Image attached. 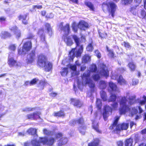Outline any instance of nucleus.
Instances as JSON below:
<instances>
[{"label":"nucleus","instance_id":"f257e3e1","mask_svg":"<svg viewBox=\"0 0 146 146\" xmlns=\"http://www.w3.org/2000/svg\"><path fill=\"white\" fill-rule=\"evenodd\" d=\"M89 69V70L83 74L82 77V82H80L78 80V81L77 84L79 88H80V86L82 84L84 86L88 84L89 87L92 88L94 87L95 84L94 82L90 79V75L94 72V74H93L92 77L95 81L99 80L100 77V76L107 77L109 75V72L107 68L105 65L103 64L101 65L100 70L96 74L95 72L97 70V68L95 64H93L91 65Z\"/></svg>","mask_w":146,"mask_h":146},{"label":"nucleus","instance_id":"f03ea898","mask_svg":"<svg viewBox=\"0 0 146 146\" xmlns=\"http://www.w3.org/2000/svg\"><path fill=\"white\" fill-rule=\"evenodd\" d=\"M127 102V100L125 96H124L121 98L119 102V113L121 115L124 114L127 112H129L130 113V115L133 116L134 115L137 113V109L135 108H132L131 110L129 106L126 105Z\"/></svg>","mask_w":146,"mask_h":146},{"label":"nucleus","instance_id":"7ed1b4c3","mask_svg":"<svg viewBox=\"0 0 146 146\" xmlns=\"http://www.w3.org/2000/svg\"><path fill=\"white\" fill-rule=\"evenodd\" d=\"M72 38L76 44L77 47V48L79 46L80 47L78 48V51L77 52L75 51L76 49L75 48H73L69 52V56L72 60H73L75 56H76L77 57L80 56L81 54L83 52V50L82 46H80V38L76 35H73L72 36Z\"/></svg>","mask_w":146,"mask_h":146},{"label":"nucleus","instance_id":"20e7f679","mask_svg":"<svg viewBox=\"0 0 146 146\" xmlns=\"http://www.w3.org/2000/svg\"><path fill=\"white\" fill-rule=\"evenodd\" d=\"M62 27L63 23H61L59 25V28L64 34L63 36V38L66 45L68 46H70L72 44L73 42L71 37L67 36L70 32L69 24H67L64 27Z\"/></svg>","mask_w":146,"mask_h":146},{"label":"nucleus","instance_id":"39448f33","mask_svg":"<svg viewBox=\"0 0 146 146\" xmlns=\"http://www.w3.org/2000/svg\"><path fill=\"white\" fill-rule=\"evenodd\" d=\"M55 141V139L52 137L48 139L46 138H41L38 140L33 139L32 141V143L34 146H40L41 144L47 145H52Z\"/></svg>","mask_w":146,"mask_h":146},{"label":"nucleus","instance_id":"423d86ee","mask_svg":"<svg viewBox=\"0 0 146 146\" xmlns=\"http://www.w3.org/2000/svg\"><path fill=\"white\" fill-rule=\"evenodd\" d=\"M119 118V116H116L113 124L110 127V129H114L117 133L119 132L121 130L127 129L129 126L128 123H123L119 124L116 126Z\"/></svg>","mask_w":146,"mask_h":146},{"label":"nucleus","instance_id":"0eeeda50","mask_svg":"<svg viewBox=\"0 0 146 146\" xmlns=\"http://www.w3.org/2000/svg\"><path fill=\"white\" fill-rule=\"evenodd\" d=\"M44 26V28H41L39 29L38 32V34L40 37L42 41L44 40L45 34L46 33H48L49 35L52 34V28L50 25L48 23H45Z\"/></svg>","mask_w":146,"mask_h":146},{"label":"nucleus","instance_id":"6e6552de","mask_svg":"<svg viewBox=\"0 0 146 146\" xmlns=\"http://www.w3.org/2000/svg\"><path fill=\"white\" fill-rule=\"evenodd\" d=\"M112 108H111L109 106H106L104 107V111L103 113V117L105 121L107 119V117L110 114H111L112 109L113 110H117L118 104L117 102H114L111 104Z\"/></svg>","mask_w":146,"mask_h":146},{"label":"nucleus","instance_id":"1a4fd4ad","mask_svg":"<svg viewBox=\"0 0 146 146\" xmlns=\"http://www.w3.org/2000/svg\"><path fill=\"white\" fill-rule=\"evenodd\" d=\"M102 9L104 11L107 10L111 13V16L113 17L114 12L115 10V5L112 2H110L108 1L103 3L102 5Z\"/></svg>","mask_w":146,"mask_h":146},{"label":"nucleus","instance_id":"9d476101","mask_svg":"<svg viewBox=\"0 0 146 146\" xmlns=\"http://www.w3.org/2000/svg\"><path fill=\"white\" fill-rule=\"evenodd\" d=\"M67 67L63 68L60 72L61 75L63 76H65L67 75L68 71V69L75 71L76 69V66L74 65L69 64L67 65Z\"/></svg>","mask_w":146,"mask_h":146},{"label":"nucleus","instance_id":"9b49d317","mask_svg":"<svg viewBox=\"0 0 146 146\" xmlns=\"http://www.w3.org/2000/svg\"><path fill=\"white\" fill-rule=\"evenodd\" d=\"M12 55L11 54H10L8 58V63L9 66L11 67L14 66H20V63L15 60L12 57Z\"/></svg>","mask_w":146,"mask_h":146},{"label":"nucleus","instance_id":"f8f14e48","mask_svg":"<svg viewBox=\"0 0 146 146\" xmlns=\"http://www.w3.org/2000/svg\"><path fill=\"white\" fill-rule=\"evenodd\" d=\"M35 58V51H32V52L27 56L26 59V62L27 64L32 63Z\"/></svg>","mask_w":146,"mask_h":146},{"label":"nucleus","instance_id":"ddd939ff","mask_svg":"<svg viewBox=\"0 0 146 146\" xmlns=\"http://www.w3.org/2000/svg\"><path fill=\"white\" fill-rule=\"evenodd\" d=\"M45 56L42 54L40 55L38 58V64L41 67H43L46 62Z\"/></svg>","mask_w":146,"mask_h":146},{"label":"nucleus","instance_id":"4468645a","mask_svg":"<svg viewBox=\"0 0 146 146\" xmlns=\"http://www.w3.org/2000/svg\"><path fill=\"white\" fill-rule=\"evenodd\" d=\"M10 29L11 31L15 33L16 37L17 38H19L21 36V33L20 31L18 30L17 27L16 26L10 27Z\"/></svg>","mask_w":146,"mask_h":146},{"label":"nucleus","instance_id":"2eb2a0df","mask_svg":"<svg viewBox=\"0 0 146 146\" xmlns=\"http://www.w3.org/2000/svg\"><path fill=\"white\" fill-rule=\"evenodd\" d=\"M40 113L38 112H34L33 114H28L26 116L27 119H35L40 118Z\"/></svg>","mask_w":146,"mask_h":146},{"label":"nucleus","instance_id":"dca6fc26","mask_svg":"<svg viewBox=\"0 0 146 146\" xmlns=\"http://www.w3.org/2000/svg\"><path fill=\"white\" fill-rule=\"evenodd\" d=\"M88 23L83 21H80L78 25V28L81 30H85L88 27Z\"/></svg>","mask_w":146,"mask_h":146},{"label":"nucleus","instance_id":"f3484780","mask_svg":"<svg viewBox=\"0 0 146 146\" xmlns=\"http://www.w3.org/2000/svg\"><path fill=\"white\" fill-rule=\"evenodd\" d=\"M126 98L129 99V104L130 105L133 104L135 102V96H129V93L128 92L126 94Z\"/></svg>","mask_w":146,"mask_h":146},{"label":"nucleus","instance_id":"a211bd4d","mask_svg":"<svg viewBox=\"0 0 146 146\" xmlns=\"http://www.w3.org/2000/svg\"><path fill=\"white\" fill-rule=\"evenodd\" d=\"M71 104L74 106L80 107L82 105V102L79 100L75 99L72 98L71 99Z\"/></svg>","mask_w":146,"mask_h":146},{"label":"nucleus","instance_id":"6ab92c4d","mask_svg":"<svg viewBox=\"0 0 146 146\" xmlns=\"http://www.w3.org/2000/svg\"><path fill=\"white\" fill-rule=\"evenodd\" d=\"M109 86L112 90L111 92H115L116 93L119 92V90L117 88L116 85L115 84L112 82H110L109 83Z\"/></svg>","mask_w":146,"mask_h":146},{"label":"nucleus","instance_id":"aec40b11","mask_svg":"<svg viewBox=\"0 0 146 146\" xmlns=\"http://www.w3.org/2000/svg\"><path fill=\"white\" fill-rule=\"evenodd\" d=\"M44 67V70L46 71L49 72L52 69V64L49 62H46Z\"/></svg>","mask_w":146,"mask_h":146},{"label":"nucleus","instance_id":"412c9836","mask_svg":"<svg viewBox=\"0 0 146 146\" xmlns=\"http://www.w3.org/2000/svg\"><path fill=\"white\" fill-rule=\"evenodd\" d=\"M31 43L30 42H28L25 43L23 46V49L27 52L30 50L31 48Z\"/></svg>","mask_w":146,"mask_h":146},{"label":"nucleus","instance_id":"4be33fe9","mask_svg":"<svg viewBox=\"0 0 146 146\" xmlns=\"http://www.w3.org/2000/svg\"><path fill=\"white\" fill-rule=\"evenodd\" d=\"M117 81L118 83L121 85H125L127 84V82L123 78L122 76L121 75L119 76Z\"/></svg>","mask_w":146,"mask_h":146},{"label":"nucleus","instance_id":"5701e85b","mask_svg":"<svg viewBox=\"0 0 146 146\" xmlns=\"http://www.w3.org/2000/svg\"><path fill=\"white\" fill-rule=\"evenodd\" d=\"M83 120L82 118H80L78 120H72L70 121V124L71 126L74 125L77 123L83 125Z\"/></svg>","mask_w":146,"mask_h":146},{"label":"nucleus","instance_id":"b1692460","mask_svg":"<svg viewBox=\"0 0 146 146\" xmlns=\"http://www.w3.org/2000/svg\"><path fill=\"white\" fill-rule=\"evenodd\" d=\"M68 141V139L66 138L62 137L58 141V144L59 146H61L66 144Z\"/></svg>","mask_w":146,"mask_h":146},{"label":"nucleus","instance_id":"393cba45","mask_svg":"<svg viewBox=\"0 0 146 146\" xmlns=\"http://www.w3.org/2000/svg\"><path fill=\"white\" fill-rule=\"evenodd\" d=\"M91 57L88 54H86L82 57V62L83 63H87L90 60Z\"/></svg>","mask_w":146,"mask_h":146},{"label":"nucleus","instance_id":"a878e982","mask_svg":"<svg viewBox=\"0 0 146 146\" xmlns=\"http://www.w3.org/2000/svg\"><path fill=\"white\" fill-rule=\"evenodd\" d=\"M133 140L131 138L126 139L124 143V146H133Z\"/></svg>","mask_w":146,"mask_h":146},{"label":"nucleus","instance_id":"bb28decb","mask_svg":"<svg viewBox=\"0 0 146 146\" xmlns=\"http://www.w3.org/2000/svg\"><path fill=\"white\" fill-rule=\"evenodd\" d=\"M131 71H134L136 68V66L134 63L132 62H130L128 65Z\"/></svg>","mask_w":146,"mask_h":146},{"label":"nucleus","instance_id":"cd10ccee","mask_svg":"<svg viewBox=\"0 0 146 146\" xmlns=\"http://www.w3.org/2000/svg\"><path fill=\"white\" fill-rule=\"evenodd\" d=\"M27 15H20L19 17V19L21 20L23 23L24 24L26 25L27 23V20L26 19Z\"/></svg>","mask_w":146,"mask_h":146},{"label":"nucleus","instance_id":"c85d7f7f","mask_svg":"<svg viewBox=\"0 0 146 146\" xmlns=\"http://www.w3.org/2000/svg\"><path fill=\"white\" fill-rule=\"evenodd\" d=\"M116 96L115 94H113V92H111V95L110 98L108 99V101L112 102L114 101L116 99Z\"/></svg>","mask_w":146,"mask_h":146},{"label":"nucleus","instance_id":"c756f323","mask_svg":"<svg viewBox=\"0 0 146 146\" xmlns=\"http://www.w3.org/2000/svg\"><path fill=\"white\" fill-rule=\"evenodd\" d=\"M92 127L97 132L99 133L100 132V131L98 129V125L97 123L93 122L92 123Z\"/></svg>","mask_w":146,"mask_h":146},{"label":"nucleus","instance_id":"7c9ffc66","mask_svg":"<svg viewBox=\"0 0 146 146\" xmlns=\"http://www.w3.org/2000/svg\"><path fill=\"white\" fill-rule=\"evenodd\" d=\"M100 94L101 98L104 101H106L107 100V97L106 93L103 91H101L100 92Z\"/></svg>","mask_w":146,"mask_h":146},{"label":"nucleus","instance_id":"2f4dec72","mask_svg":"<svg viewBox=\"0 0 146 146\" xmlns=\"http://www.w3.org/2000/svg\"><path fill=\"white\" fill-rule=\"evenodd\" d=\"M99 140L98 139H96L94 141L88 144V146H97L99 143Z\"/></svg>","mask_w":146,"mask_h":146},{"label":"nucleus","instance_id":"473e14b6","mask_svg":"<svg viewBox=\"0 0 146 146\" xmlns=\"http://www.w3.org/2000/svg\"><path fill=\"white\" fill-rule=\"evenodd\" d=\"M137 7L134 6L132 7L130 10L131 12L134 15H136L137 12Z\"/></svg>","mask_w":146,"mask_h":146},{"label":"nucleus","instance_id":"72a5a7b5","mask_svg":"<svg viewBox=\"0 0 146 146\" xmlns=\"http://www.w3.org/2000/svg\"><path fill=\"white\" fill-rule=\"evenodd\" d=\"M106 87V84L105 82L101 81L100 82V87L101 89H105Z\"/></svg>","mask_w":146,"mask_h":146},{"label":"nucleus","instance_id":"f704fd0d","mask_svg":"<svg viewBox=\"0 0 146 146\" xmlns=\"http://www.w3.org/2000/svg\"><path fill=\"white\" fill-rule=\"evenodd\" d=\"M36 130L34 128H31L29 129L27 131V132L29 134L31 135H35L36 133Z\"/></svg>","mask_w":146,"mask_h":146},{"label":"nucleus","instance_id":"c9c22d12","mask_svg":"<svg viewBox=\"0 0 146 146\" xmlns=\"http://www.w3.org/2000/svg\"><path fill=\"white\" fill-rule=\"evenodd\" d=\"M146 15L145 11L143 10H141L140 13L139 14V16L140 18L142 19L144 18Z\"/></svg>","mask_w":146,"mask_h":146},{"label":"nucleus","instance_id":"e433bc0d","mask_svg":"<svg viewBox=\"0 0 146 146\" xmlns=\"http://www.w3.org/2000/svg\"><path fill=\"white\" fill-rule=\"evenodd\" d=\"M96 106L98 109H100L101 108L102 106V103L101 100L100 99H97L96 100Z\"/></svg>","mask_w":146,"mask_h":146},{"label":"nucleus","instance_id":"4c0bfd02","mask_svg":"<svg viewBox=\"0 0 146 146\" xmlns=\"http://www.w3.org/2000/svg\"><path fill=\"white\" fill-rule=\"evenodd\" d=\"M39 85L38 86H41V88H43V87L46 84V83L45 80H41L40 81H39Z\"/></svg>","mask_w":146,"mask_h":146},{"label":"nucleus","instance_id":"58836bf2","mask_svg":"<svg viewBox=\"0 0 146 146\" xmlns=\"http://www.w3.org/2000/svg\"><path fill=\"white\" fill-rule=\"evenodd\" d=\"M107 50L108 52V55L111 58L113 57L114 54L113 51L110 50L109 49L108 46L106 47Z\"/></svg>","mask_w":146,"mask_h":146},{"label":"nucleus","instance_id":"ea45409f","mask_svg":"<svg viewBox=\"0 0 146 146\" xmlns=\"http://www.w3.org/2000/svg\"><path fill=\"white\" fill-rule=\"evenodd\" d=\"M2 37L3 38H5L11 36V34L7 32H3L2 33Z\"/></svg>","mask_w":146,"mask_h":146},{"label":"nucleus","instance_id":"a19ab883","mask_svg":"<svg viewBox=\"0 0 146 146\" xmlns=\"http://www.w3.org/2000/svg\"><path fill=\"white\" fill-rule=\"evenodd\" d=\"M93 48V46H92V43L89 44L87 46L86 48V50L89 51H92Z\"/></svg>","mask_w":146,"mask_h":146},{"label":"nucleus","instance_id":"79ce46f5","mask_svg":"<svg viewBox=\"0 0 146 146\" xmlns=\"http://www.w3.org/2000/svg\"><path fill=\"white\" fill-rule=\"evenodd\" d=\"M35 110V108H31L30 107H26L23 109V111H33Z\"/></svg>","mask_w":146,"mask_h":146},{"label":"nucleus","instance_id":"37998d69","mask_svg":"<svg viewBox=\"0 0 146 146\" xmlns=\"http://www.w3.org/2000/svg\"><path fill=\"white\" fill-rule=\"evenodd\" d=\"M86 5L88 6L90 9L93 10H94V7L93 5L90 2H85Z\"/></svg>","mask_w":146,"mask_h":146},{"label":"nucleus","instance_id":"c03bdc74","mask_svg":"<svg viewBox=\"0 0 146 146\" xmlns=\"http://www.w3.org/2000/svg\"><path fill=\"white\" fill-rule=\"evenodd\" d=\"M64 115V113L62 111H60L57 113H54V115L56 116L61 117L63 116Z\"/></svg>","mask_w":146,"mask_h":146},{"label":"nucleus","instance_id":"a18cd8bd","mask_svg":"<svg viewBox=\"0 0 146 146\" xmlns=\"http://www.w3.org/2000/svg\"><path fill=\"white\" fill-rule=\"evenodd\" d=\"M98 32L100 36L102 38H106L107 37V34L106 33H102L99 31Z\"/></svg>","mask_w":146,"mask_h":146},{"label":"nucleus","instance_id":"49530a36","mask_svg":"<svg viewBox=\"0 0 146 146\" xmlns=\"http://www.w3.org/2000/svg\"><path fill=\"white\" fill-rule=\"evenodd\" d=\"M122 3L125 5L130 4L132 3L133 0H122Z\"/></svg>","mask_w":146,"mask_h":146},{"label":"nucleus","instance_id":"de8ad7c7","mask_svg":"<svg viewBox=\"0 0 146 146\" xmlns=\"http://www.w3.org/2000/svg\"><path fill=\"white\" fill-rule=\"evenodd\" d=\"M39 80L36 78H35L30 82L31 85H33L36 84L38 82Z\"/></svg>","mask_w":146,"mask_h":146},{"label":"nucleus","instance_id":"09e8293b","mask_svg":"<svg viewBox=\"0 0 146 146\" xmlns=\"http://www.w3.org/2000/svg\"><path fill=\"white\" fill-rule=\"evenodd\" d=\"M26 51L23 48L21 49H20L18 51L19 54H25Z\"/></svg>","mask_w":146,"mask_h":146},{"label":"nucleus","instance_id":"8fccbe9b","mask_svg":"<svg viewBox=\"0 0 146 146\" xmlns=\"http://www.w3.org/2000/svg\"><path fill=\"white\" fill-rule=\"evenodd\" d=\"M118 77V75H117L116 73L112 74L111 76V78L113 80H116V79H117V80L119 78Z\"/></svg>","mask_w":146,"mask_h":146},{"label":"nucleus","instance_id":"3c124183","mask_svg":"<svg viewBox=\"0 0 146 146\" xmlns=\"http://www.w3.org/2000/svg\"><path fill=\"white\" fill-rule=\"evenodd\" d=\"M143 100H141L140 101V104L141 105L144 104L146 102V97L144 96H143Z\"/></svg>","mask_w":146,"mask_h":146},{"label":"nucleus","instance_id":"603ef678","mask_svg":"<svg viewBox=\"0 0 146 146\" xmlns=\"http://www.w3.org/2000/svg\"><path fill=\"white\" fill-rule=\"evenodd\" d=\"M95 54L98 58H100L101 57V54L98 50L95 51Z\"/></svg>","mask_w":146,"mask_h":146},{"label":"nucleus","instance_id":"864d4df0","mask_svg":"<svg viewBox=\"0 0 146 146\" xmlns=\"http://www.w3.org/2000/svg\"><path fill=\"white\" fill-rule=\"evenodd\" d=\"M138 83V80L137 79H134L133 80L132 85H135L137 84Z\"/></svg>","mask_w":146,"mask_h":146},{"label":"nucleus","instance_id":"5fc2aeb1","mask_svg":"<svg viewBox=\"0 0 146 146\" xmlns=\"http://www.w3.org/2000/svg\"><path fill=\"white\" fill-rule=\"evenodd\" d=\"M44 133V134L49 135L50 134L51 132L48 130L44 129L43 130Z\"/></svg>","mask_w":146,"mask_h":146},{"label":"nucleus","instance_id":"6e6d98bb","mask_svg":"<svg viewBox=\"0 0 146 146\" xmlns=\"http://www.w3.org/2000/svg\"><path fill=\"white\" fill-rule=\"evenodd\" d=\"M16 46L14 44H11L9 46V48L10 50L14 51L16 49Z\"/></svg>","mask_w":146,"mask_h":146},{"label":"nucleus","instance_id":"4d7b16f0","mask_svg":"<svg viewBox=\"0 0 146 146\" xmlns=\"http://www.w3.org/2000/svg\"><path fill=\"white\" fill-rule=\"evenodd\" d=\"M72 28L74 31L75 32H76L77 31V26L76 25L75 23H74L72 25Z\"/></svg>","mask_w":146,"mask_h":146},{"label":"nucleus","instance_id":"13d9d810","mask_svg":"<svg viewBox=\"0 0 146 146\" xmlns=\"http://www.w3.org/2000/svg\"><path fill=\"white\" fill-rule=\"evenodd\" d=\"M122 45H124L125 47L127 48H129L130 47L129 44L128 42H124L122 44Z\"/></svg>","mask_w":146,"mask_h":146},{"label":"nucleus","instance_id":"bf43d9fd","mask_svg":"<svg viewBox=\"0 0 146 146\" xmlns=\"http://www.w3.org/2000/svg\"><path fill=\"white\" fill-rule=\"evenodd\" d=\"M117 143L118 146H124V144H123L121 141H118Z\"/></svg>","mask_w":146,"mask_h":146},{"label":"nucleus","instance_id":"052dcab7","mask_svg":"<svg viewBox=\"0 0 146 146\" xmlns=\"http://www.w3.org/2000/svg\"><path fill=\"white\" fill-rule=\"evenodd\" d=\"M84 128L82 129V131H81V127H80L79 128V130L80 132L82 134H84L85 133V127H83Z\"/></svg>","mask_w":146,"mask_h":146},{"label":"nucleus","instance_id":"680f3d73","mask_svg":"<svg viewBox=\"0 0 146 146\" xmlns=\"http://www.w3.org/2000/svg\"><path fill=\"white\" fill-rule=\"evenodd\" d=\"M62 136V134L61 133H58L56 136V138L58 139L61 137Z\"/></svg>","mask_w":146,"mask_h":146},{"label":"nucleus","instance_id":"e2e57ef3","mask_svg":"<svg viewBox=\"0 0 146 146\" xmlns=\"http://www.w3.org/2000/svg\"><path fill=\"white\" fill-rule=\"evenodd\" d=\"M33 7L34 9L36 8L38 9H41L42 8V6L41 5H34Z\"/></svg>","mask_w":146,"mask_h":146},{"label":"nucleus","instance_id":"0e129e2a","mask_svg":"<svg viewBox=\"0 0 146 146\" xmlns=\"http://www.w3.org/2000/svg\"><path fill=\"white\" fill-rule=\"evenodd\" d=\"M6 18L4 17H0V21L3 22L5 21Z\"/></svg>","mask_w":146,"mask_h":146},{"label":"nucleus","instance_id":"69168bd1","mask_svg":"<svg viewBox=\"0 0 146 146\" xmlns=\"http://www.w3.org/2000/svg\"><path fill=\"white\" fill-rule=\"evenodd\" d=\"M141 133L142 134H146V128L143 130L141 131Z\"/></svg>","mask_w":146,"mask_h":146},{"label":"nucleus","instance_id":"338daca9","mask_svg":"<svg viewBox=\"0 0 146 146\" xmlns=\"http://www.w3.org/2000/svg\"><path fill=\"white\" fill-rule=\"evenodd\" d=\"M125 70V69L123 68H121L119 69L118 71H119L121 73H122L124 72V71Z\"/></svg>","mask_w":146,"mask_h":146},{"label":"nucleus","instance_id":"774afa93","mask_svg":"<svg viewBox=\"0 0 146 146\" xmlns=\"http://www.w3.org/2000/svg\"><path fill=\"white\" fill-rule=\"evenodd\" d=\"M33 35L31 34H29L28 36V38L29 39L33 38Z\"/></svg>","mask_w":146,"mask_h":146}]
</instances>
